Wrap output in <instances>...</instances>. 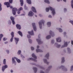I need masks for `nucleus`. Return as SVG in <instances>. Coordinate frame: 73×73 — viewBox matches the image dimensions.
Here are the masks:
<instances>
[{
	"mask_svg": "<svg viewBox=\"0 0 73 73\" xmlns=\"http://www.w3.org/2000/svg\"><path fill=\"white\" fill-rule=\"evenodd\" d=\"M16 27L18 29H21V26L19 24H17L16 25Z\"/></svg>",
	"mask_w": 73,
	"mask_h": 73,
	"instance_id": "22",
	"label": "nucleus"
},
{
	"mask_svg": "<svg viewBox=\"0 0 73 73\" xmlns=\"http://www.w3.org/2000/svg\"><path fill=\"white\" fill-rule=\"evenodd\" d=\"M18 10L21 11H22L23 10V7H21L19 9H18Z\"/></svg>",
	"mask_w": 73,
	"mask_h": 73,
	"instance_id": "45",
	"label": "nucleus"
},
{
	"mask_svg": "<svg viewBox=\"0 0 73 73\" xmlns=\"http://www.w3.org/2000/svg\"><path fill=\"white\" fill-rule=\"evenodd\" d=\"M4 36V35L2 34H0V41L1 40V38Z\"/></svg>",
	"mask_w": 73,
	"mask_h": 73,
	"instance_id": "35",
	"label": "nucleus"
},
{
	"mask_svg": "<svg viewBox=\"0 0 73 73\" xmlns=\"http://www.w3.org/2000/svg\"><path fill=\"white\" fill-rule=\"evenodd\" d=\"M45 21L43 19H41L38 23L39 27L40 29H42V24H44Z\"/></svg>",
	"mask_w": 73,
	"mask_h": 73,
	"instance_id": "4",
	"label": "nucleus"
},
{
	"mask_svg": "<svg viewBox=\"0 0 73 73\" xmlns=\"http://www.w3.org/2000/svg\"><path fill=\"white\" fill-rule=\"evenodd\" d=\"M8 42L7 41L5 42H4V44H8Z\"/></svg>",
	"mask_w": 73,
	"mask_h": 73,
	"instance_id": "57",
	"label": "nucleus"
},
{
	"mask_svg": "<svg viewBox=\"0 0 73 73\" xmlns=\"http://www.w3.org/2000/svg\"><path fill=\"white\" fill-rule=\"evenodd\" d=\"M11 35L12 37H14V33L13 32H12L11 33Z\"/></svg>",
	"mask_w": 73,
	"mask_h": 73,
	"instance_id": "40",
	"label": "nucleus"
},
{
	"mask_svg": "<svg viewBox=\"0 0 73 73\" xmlns=\"http://www.w3.org/2000/svg\"><path fill=\"white\" fill-rule=\"evenodd\" d=\"M71 44L72 45H73V40H72L71 41Z\"/></svg>",
	"mask_w": 73,
	"mask_h": 73,
	"instance_id": "59",
	"label": "nucleus"
},
{
	"mask_svg": "<svg viewBox=\"0 0 73 73\" xmlns=\"http://www.w3.org/2000/svg\"><path fill=\"white\" fill-rule=\"evenodd\" d=\"M49 70L48 69H47L46 70V73H48V72H49Z\"/></svg>",
	"mask_w": 73,
	"mask_h": 73,
	"instance_id": "52",
	"label": "nucleus"
},
{
	"mask_svg": "<svg viewBox=\"0 0 73 73\" xmlns=\"http://www.w3.org/2000/svg\"><path fill=\"white\" fill-rule=\"evenodd\" d=\"M56 40L57 42H61V38L60 37H58L56 38Z\"/></svg>",
	"mask_w": 73,
	"mask_h": 73,
	"instance_id": "14",
	"label": "nucleus"
},
{
	"mask_svg": "<svg viewBox=\"0 0 73 73\" xmlns=\"http://www.w3.org/2000/svg\"><path fill=\"white\" fill-rule=\"evenodd\" d=\"M32 57L34 58L35 59H33V58H27V60L28 61H29V60H32V61H34L35 62H37V60L36 59H37V57L36 56L35 54L33 53L32 54Z\"/></svg>",
	"mask_w": 73,
	"mask_h": 73,
	"instance_id": "3",
	"label": "nucleus"
},
{
	"mask_svg": "<svg viewBox=\"0 0 73 73\" xmlns=\"http://www.w3.org/2000/svg\"><path fill=\"white\" fill-rule=\"evenodd\" d=\"M49 9H50V7L46 8V12H48L49 11Z\"/></svg>",
	"mask_w": 73,
	"mask_h": 73,
	"instance_id": "30",
	"label": "nucleus"
},
{
	"mask_svg": "<svg viewBox=\"0 0 73 73\" xmlns=\"http://www.w3.org/2000/svg\"><path fill=\"white\" fill-rule=\"evenodd\" d=\"M20 1L21 3V6H23L24 4V1L23 0H20Z\"/></svg>",
	"mask_w": 73,
	"mask_h": 73,
	"instance_id": "28",
	"label": "nucleus"
},
{
	"mask_svg": "<svg viewBox=\"0 0 73 73\" xmlns=\"http://www.w3.org/2000/svg\"><path fill=\"white\" fill-rule=\"evenodd\" d=\"M67 51H68V53L70 54V53H71L72 51H71V50L70 48H67Z\"/></svg>",
	"mask_w": 73,
	"mask_h": 73,
	"instance_id": "27",
	"label": "nucleus"
},
{
	"mask_svg": "<svg viewBox=\"0 0 73 73\" xmlns=\"http://www.w3.org/2000/svg\"><path fill=\"white\" fill-rule=\"evenodd\" d=\"M65 68V66L63 65H61V66H59L58 67V69H62L63 70L64 72H67L68 71V69L66 68H65Z\"/></svg>",
	"mask_w": 73,
	"mask_h": 73,
	"instance_id": "5",
	"label": "nucleus"
},
{
	"mask_svg": "<svg viewBox=\"0 0 73 73\" xmlns=\"http://www.w3.org/2000/svg\"><path fill=\"white\" fill-rule=\"evenodd\" d=\"M44 57L46 58L47 59H49V53L48 52L45 56Z\"/></svg>",
	"mask_w": 73,
	"mask_h": 73,
	"instance_id": "20",
	"label": "nucleus"
},
{
	"mask_svg": "<svg viewBox=\"0 0 73 73\" xmlns=\"http://www.w3.org/2000/svg\"><path fill=\"white\" fill-rule=\"evenodd\" d=\"M10 72H11V73H13V70H10Z\"/></svg>",
	"mask_w": 73,
	"mask_h": 73,
	"instance_id": "61",
	"label": "nucleus"
},
{
	"mask_svg": "<svg viewBox=\"0 0 73 73\" xmlns=\"http://www.w3.org/2000/svg\"><path fill=\"white\" fill-rule=\"evenodd\" d=\"M4 4L5 5H7V8H9L10 7V3L9 2H5Z\"/></svg>",
	"mask_w": 73,
	"mask_h": 73,
	"instance_id": "16",
	"label": "nucleus"
},
{
	"mask_svg": "<svg viewBox=\"0 0 73 73\" xmlns=\"http://www.w3.org/2000/svg\"><path fill=\"white\" fill-rule=\"evenodd\" d=\"M31 48L32 50H34V49H35V48H34V47H33V46H31Z\"/></svg>",
	"mask_w": 73,
	"mask_h": 73,
	"instance_id": "51",
	"label": "nucleus"
},
{
	"mask_svg": "<svg viewBox=\"0 0 73 73\" xmlns=\"http://www.w3.org/2000/svg\"><path fill=\"white\" fill-rule=\"evenodd\" d=\"M28 33L30 35H31V36H34L35 35V34L33 30H32L31 31H28Z\"/></svg>",
	"mask_w": 73,
	"mask_h": 73,
	"instance_id": "13",
	"label": "nucleus"
},
{
	"mask_svg": "<svg viewBox=\"0 0 73 73\" xmlns=\"http://www.w3.org/2000/svg\"><path fill=\"white\" fill-rule=\"evenodd\" d=\"M9 24V23H11V21L9 20L8 21Z\"/></svg>",
	"mask_w": 73,
	"mask_h": 73,
	"instance_id": "63",
	"label": "nucleus"
},
{
	"mask_svg": "<svg viewBox=\"0 0 73 73\" xmlns=\"http://www.w3.org/2000/svg\"><path fill=\"white\" fill-rule=\"evenodd\" d=\"M27 37L28 38H30L31 37V36L29 35H27Z\"/></svg>",
	"mask_w": 73,
	"mask_h": 73,
	"instance_id": "44",
	"label": "nucleus"
},
{
	"mask_svg": "<svg viewBox=\"0 0 73 73\" xmlns=\"http://www.w3.org/2000/svg\"><path fill=\"white\" fill-rule=\"evenodd\" d=\"M40 73H44V72L42 71H40Z\"/></svg>",
	"mask_w": 73,
	"mask_h": 73,
	"instance_id": "64",
	"label": "nucleus"
},
{
	"mask_svg": "<svg viewBox=\"0 0 73 73\" xmlns=\"http://www.w3.org/2000/svg\"><path fill=\"white\" fill-rule=\"evenodd\" d=\"M26 1L27 3L29 5H31V4H32V1L31 0H27Z\"/></svg>",
	"mask_w": 73,
	"mask_h": 73,
	"instance_id": "26",
	"label": "nucleus"
},
{
	"mask_svg": "<svg viewBox=\"0 0 73 73\" xmlns=\"http://www.w3.org/2000/svg\"><path fill=\"white\" fill-rule=\"evenodd\" d=\"M66 35V32H64V36L65 37V35Z\"/></svg>",
	"mask_w": 73,
	"mask_h": 73,
	"instance_id": "54",
	"label": "nucleus"
},
{
	"mask_svg": "<svg viewBox=\"0 0 73 73\" xmlns=\"http://www.w3.org/2000/svg\"><path fill=\"white\" fill-rule=\"evenodd\" d=\"M14 40H15V42L16 44H17L19 41V39L17 38H14Z\"/></svg>",
	"mask_w": 73,
	"mask_h": 73,
	"instance_id": "18",
	"label": "nucleus"
},
{
	"mask_svg": "<svg viewBox=\"0 0 73 73\" xmlns=\"http://www.w3.org/2000/svg\"><path fill=\"white\" fill-rule=\"evenodd\" d=\"M12 21V23H13V25H15V20H14V21Z\"/></svg>",
	"mask_w": 73,
	"mask_h": 73,
	"instance_id": "49",
	"label": "nucleus"
},
{
	"mask_svg": "<svg viewBox=\"0 0 73 73\" xmlns=\"http://www.w3.org/2000/svg\"><path fill=\"white\" fill-rule=\"evenodd\" d=\"M58 2H60V1H62V0H56Z\"/></svg>",
	"mask_w": 73,
	"mask_h": 73,
	"instance_id": "58",
	"label": "nucleus"
},
{
	"mask_svg": "<svg viewBox=\"0 0 73 73\" xmlns=\"http://www.w3.org/2000/svg\"><path fill=\"white\" fill-rule=\"evenodd\" d=\"M7 68H8V65H5L3 66L2 67V72H4V70H5V69Z\"/></svg>",
	"mask_w": 73,
	"mask_h": 73,
	"instance_id": "9",
	"label": "nucleus"
},
{
	"mask_svg": "<svg viewBox=\"0 0 73 73\" xmlns=\"http://www.w3.org/2000/svg\"><path fill=\"white\" fill-rule=\"evenodd\" d=\"M69 23H71V24H72V25H73V21L72 20H70L69 21Z\"/></svg>",
	"mask_w": 73,
	"mask_h": 73,
	"instance_id": "43",
	"label": "nucleus"
},
{
	"mask_svg": "<svg viewBox=\"0 0 73 73\" xmlns=\"http://www.w3.org/2000/svg\"><path fill=\"white\" fill-rule=\"evenodd\" d=\"M33 69L35 73H36V72H37V68L36 67H34L33 68Z\"/></svg>",
	"mask_w": 73,
	"mask_h": 73,
	"instance_id": "33",
	"label": "nucleus"
},
{
	"mask_svg": "<svg viewBox=\"0 0 73 73\" xmlns=\"http://www.w3.org/2000/svg\"><path fill=\"white\" fill-rule=\"evenodd\" d=\"M3 64L4 65H6V59H4L3 61Z\"/></svg>",
	"mask_w": 73,
	"mask_h": 73,
	"instance_id": "38",
	"label": "nucleus"
},
{
	"mask_svg": "<svg viewBox=\"0 0 73 73\" xmlns=\"http://www.w3.org/2000/svg\"><path fill=\"white\" fill-rule=\"evenodd\" d=\"M56 29H57V30H58L59 31V32L60 33H62L63 32L62 29L61 28H56Z\"/></svg>",
	"mask_w": 73,
	"mask_h": 73,
	"instance_id": "24",
	"label": "nucleus"
},
{
	"mask_svg": "<svg viewBox=\"0 0 73 73\" xmlns=\"http://www.w3.org/2000/svg\"><path fill=\"white\" fill-rule=\"evenodd\" d=\"M55 42V40H52L51 41V44H52V45H53V44H54V42Z\"/></svg>",
	"mask_w": 73,
	"mask_h": 73,
	"instance_id": "37",
	"label": "nucleus"
},
{
	"mask_svg": "<svg viewBox=\"0 0 73 73\" xmlns=\"http://www.w3.org/2000/svg\"><path fill=\"white\" fill-rule=\"evenodd\" d=\"M68 46V42H66L64 43V45H63L61 46V48H64L65 47H66Z\"/></svg>",
	"mask_w": 73,
	"mask_h": 73,
	"instance_id": "12",
	"label": "nucleus"
},
{
	"mask_svg": "<svg viewBox=\"0 0 73 73\" xmlns=\"http://www.w3.org/2000/svg\"><path fill=\"white\" fill-rule=\"evenodd\" d=\"M44 2L45 3H46L48 4H50V3L49 0H44Z\"/></svg>",
	"mask_w": 73,
	"mask_h": 73,
	"instance_id": "25",
	"label": "nucleus"
},
{
	"mask_svg": "<svg viewBox=\"0 0 73 73\" xmlns=\"http://www.w3.org/2000/svg\"><path fill=\"white\" fill-rule=\"evenodd\" d=\"M52 68V66H50L48 67V68L50 69V68Z\"/></svg>",
	"mask_w": 73,
	"mask_h": 73,
	"instance_id": "55",
	"label": "nucleus"
},
{
	"mask_svg": "<svg viewBox=\"0 0 73 73\" xmlns=\"http://www.w3.org/2000/svg\"><path fill=\"white\" fill-rule=\"evenodd\" d=\"M21 53V50H18L17 52V54L18 55H20V54Z\"/></svg>",
	"mask_w": 73,
	"mask_h": 73,
	"instance_id": "32",
	"label": "nucleus"
},
{
	"mask_svg": "<svg viewBox=\"0 0 73 73\" xmlns=\"http://www.w3.org/2000/svg\"><path fill=\"white\" fill-rule=\"evenodd\" d=\"M6 53H7V54H9V50H6Z\"/></svg>",
	"mask_w": 73,
	"mask_h": 73,
	"instance_id": "42",
	"label": "nucleus"
},
{
	"mask_svg": "<svg viewBox=\"0 0 73 73\" xmlns=\"http://www.w3.org/2000/svg\"><path fill=\"white\" fill-rule=\"evenodd\" d=\"M48 17L49 18H52V16L50 15H49Z\"/></svg>",
	"mask_w": 73,
	"mask_h": 73,
	"instance_id": "53",
	"label": "nucleus"
},
{
	"mask_svg": "<svg viewBox=\"0 0 73 73\" xmlns=\"http://www.w3.org/2000/svg\"><path fill=\"white\" fill-rule=\"evenodd\" d=\"M54 45L58 48H60V47H61V45L58 44L57 42L55 43Z\"/></svg>",
	"mask_w": 73,
	"mask_h": 73,
	"instance_id": "17",
	"label": "nucleus"
},
{
	"mask_svg": "<svg viewBox=\"0 0 73 73\" xmlns=\"http://www.w3.org/2000/svg\"><path fill=\"white\" fill-rule=\"evenodd\" d=\"M9 1L10 4H12L13 3V0H9Z\"/></svg>",
	"mask_w": 73,
	"mask_h": 73,
	"instance_id": "46",
	"label": "nucleus"
},
{
	"mask_svg": "<svg viewBox=\"0 0 73 73\" xmlns=\"http://www.w3.org/2000/svg\"><path fill=\"white\" fill-rule=\"evenodd\" d=\"M10 19L11 20V21H13L14 20H15V17L13 16H11L10 17Z\"/></svg>",
	"mask_w": 73,
	"mask_h": 73,
	"instance_id": "36",
	"label": "nucleus"
},
{
	"mask_svg": "<svg viewBox=\"0 0 73 73\" xmlns=\"http://www.w3.org/2000/svg\"><path fill=\"white\" fill-rule=\"evenodd\" d=\"M17 11V13L18 15H19V14L21 13V11L19 10H17V8L14 7L12 9V12L13 15H16Z\"/></svg>",
	"mask_w": 73,
	"mask_h": 73,
	"instance_id": "1",
	"label": "nucleus"
},
{
	"mask_svg": "<svg viewBox=\"0 0 73 73\" xmlns=\"http://www.w3.org/2000/svg\"><path fill=\"white\" fill-rule=\"evenodd\" d=\"M32 25L33 30L35 31H36L37 30V27L36 25V23H32Z\"/></svg>",
	"mask_w": 73,
	"mask_h": 73,
	"instance_id": "8",
	"label": "nucleus"
},
{
	"mask_svg": "<svg viewBox=\"0 0 73 73\" xmlns=\"http://www.w3.org/2000/svg\"><path fill=\"white\" fill-rule=\"evenodd\" d=\"M50 10L52 11L51 13L53 16H54L56 14V11H55V9H53L51 7H50Z\"/></svg>",
	"mask_w": 73,
	"mask_h": 73,
	"instance_id": "6",
	"label": "nucleus"
},
{
	"mask_svg": "<svg viewBox=\"0 0 73 73\" xmlns=\"http://www.w3.org/2000/svg\"><path fill=\"white\" fill-rule=\"evenodd\" d=\"M7 40V38L4 37L3 38V41H6V40Z\"/></svg>",
	"mask_w": 73,
	"mask_h": 73,
	"instance_id": "47",
	"label": "nucleus"
},
{
	"mask_svg": "<svg viewBox=\"0 0 73 73\" xmlns=\"http://www.w3.org/2000/svg\"><path fill=\"white\" fill-rule=\"evenodd\" d=\"M71 4H73V0L71 1Z\"/></svg>",
	"mask_w": 73,
	"mask_h": 73,
	"instance_id": "62",
	"label": "nucleus"
},
{
	"mask_svg": "<svg viewBox=\"0 0 73 73\" xmlns=\"http://www.w3.org/2000/svg\"><path fill=\"white\" fill-rule=\"evenodd\" d=\"M64 12H66L67 11V9H66V8H64Z\"/></svg>",
	"mask_w": 73,
	"mask_h": 73,
	"instance_id": "50",
	"label": "nucleus"
},
{
	"mask_svg": "<svg viewBox=\"0 0 73 73\" xmlns=\"http://www.w3.org/2000/svg\"><path fill=\"white\" fill-rule=\"evenodd\" d=\"M16 60L18 63H20V62H21V61L20 60V59H18L16 57Z\"/></svg>",
	"mask_w": 73,
	"mask_h": 73,
	"instance_id": "34",
	"label": "nucleus"
},
{
	"mask_svg": "<svg viewBox=\"0 0 73 73\" xmlns=\"http://www.w3.org/2000/svg\"><path fill=\"white\" fill-rule=\"evenodd\" d=\"M43 60L44 62L45 63V64H48L50 63L49 62L47 61V59H43Z\"/></svg>",
	"mask_w": 73,
	"mask_h": 73,
	"instance_id": "19",
	"label": "nucleus"
},
{
	"mask_svg": "<svg viewBox=\"0 0 73 73\" xmlns=\"http://www.w3.org/2000/svg\"><path fill=\"white\" fill-rule=\"evenodd\" d=\"M21 57L22 58H24V56L22 54H21Z\"/></svg>",
	"mask_w": 73,
	"mask_h": 73,
	"instance_id": "56",
	"label": "nucleus"
},
{
	"mask_svg": "<svg viewBox=\"0 0 73 73\" xmlns=\"http://www.w3.org/2000/svg\"><path fill=\"white\" fill-rule=\"evenodd\" d=\"M40 36H41V35L39 34L38 35V38L36 39V41L38 42V44H42V42L41 41L40 39L39 38V37H40Z\"/></svg>",
	"mask_w": 73,
	"mask_h": 73,
	"instance_id": "7",
	"label": "nucleus"
},
{
	"mask_svg": "<svg viewBox=\"0 0 73 73\" xmlns=\"http://www.w3.org/2000/svg\"><path fill=\"white\" fill-rule=\"evenodd\" d=\"M38 15L40 17H42V15L40 14H39Z\"/></svg>",
	"mask_w": 73,
	"mask_h": 73,
	"instance_id": "60",
	"label": "nucleus"
},
{
	"mask_svg": "<svg viewBox=\"0 0 73 73\" xmlns=\"http://www.w3.org/2000/svg\"><path fill=\"white\" fill-rule=\"evenodd\" d=\"M31 9L33 12L34 13H36L37 11H36V8L35 7L33 6H32L31 7Z\"/></svg>",
	"mask_w": 73,
	"mask_h": 73,
	"instance_id": "15",
	"label": "nucleus"
},
{
	"mask_svg": "<svg viewBox=\"0 0 73 73\" xmlns=\"http://www.w3.org/2000/svg\"><path fill=\"white\" fill-rule=\"evenodd\" d=\"M73 70V65L71 67V68L70 69V71L71 72H72V71Z\"/></svg>",
	"mask_w": 73,
	"mask_h": 73,
	"instance_id": "41",
	"label": "nucleus"
},
{
	"mask_svg": "<svg viewBox=\"0 0 73 73\" xmlns=\"http://www.w3.org/2000/svg\"><path fill=\"white\" fill-rule=\"evenodd\" d=\"M34 15V13H33V12L32 11H29L28 14V16H30V17L33 16Z\"/></svg>",
	"mask_w": 73,
	"mask_h": 73,
	"instance_id": "10",
	"label": "nucleus"
},
{
	"mask_svg": "<svg viewBox=\"0 0 73 73\" xmlns=\"http://www.w3.org/2000/svg\"><path fill=\"white\" fill-rule=\"evenodd\" d=\"M46 25L48 27L50 28L51 27V22H48L46 23Z\"/></svg>",
	"mask_w": 73,
	"mask_h": 73,
	"instance_id": "21",
	"label": "nucleus"
},
{
	"mask_svg": "<svg viewBox=\"0 0 73 73\" xmlns=\"http://www.w3.org/2000/svg\"><path fill=\"white\" fill-rule=\"evenodd\" d=\"M13 37H12L11 39H10L11 42H13Z\"/></svg>",
	"mask_w": 73,
	"mask_h": 73,
	"instance_id": "48",
	"label": "nucleus"
},
{
	"mask_svg": "<svg viewBox=\"0 0 73 73\" xmlns=\"http://www.w3.org/2000/svg\"><path fill=\"white\" fill-rule=\"evenodd\" d=\"M65 59L64 57H62V61H61V63H64L65 62Z\"/></svg>",
	"mask_w": 73,
	"mask_h": 73,
	"instance_id": "31",
	"label": "nucleus"
},
{
	"mask_svg": "<svg viewBox=\"0 0 73 73\" xmlns=\"http://www.w3.org/2000/svg\"><path fill=\"white\" fill-rule=\"evenodd\" d=\"M28 40L29 42V43H30V44H32V43L33 41H32V39H29Z\"/></svg>",
	"mask_w": 73,
	"mask_h": 73,
	"instance_id": "39",
	"label": "nucleus"
},
{
	"mask_svg": "<svg viewBox=\"0 0 73 73\" xmlns=\"http://www.w3.org/2000/svg\"><path fill=\"white\" fill-rule=\"evenodd\" d=\"M18 33L21 37H23V34L21 31H18Z\"/></svg>",
	"mask_w": 73,
	"mask_h": 73,
	"instance_id": "29",
	"label": "nucleus"
},
{
	"mask_svg": "<svg viewBox=\"0 0 73 73\" xmlns=\"http://www.w3.org/2000/svg\"><path fill=\"white\" fill-rule=\"evenodd\" d=\"M49 34L50 35H48L46 36V39L49 40L50 38H51V36L52 37H54L55 36V34L53 33L52 30H50L49 31Z\"/></svg>",
	"mask_w": 73,
	"mask_h": 73,
	"instance_id": "2",
	"label": "nucleus"
},
{
	"mask_svg": "<svg viewBox=\"0 0 73 73\" xmlns=\"http://www.w3.org/2000/svg\"><path fill=\"white\" fill-rule=\"evenodd\" d=\"M15 59L16 60V57H13L12 58V62L13 64H15V65H16V62L15 61Z\"/></svg>",
	"mask_w": 73,
	"mask_h": 73,
	"instance_id": "11",
	"label": "nucleus"
},
{
	"mask_svg": "<svg viewBox=\"0 0 73 73\" xmlns=\"http://www.w3.org/2000/svg\"><path fill=\"white\" fill-rule=\"evenodd\" d=\"M36 51L37 53H38V52H43V51L40 49H36Z\"/></svg>",
	"mask_w": 73,
	"mask_h": 73,
	"instance_id": "23",
	"label": "nucleus"
}]
</instances>
